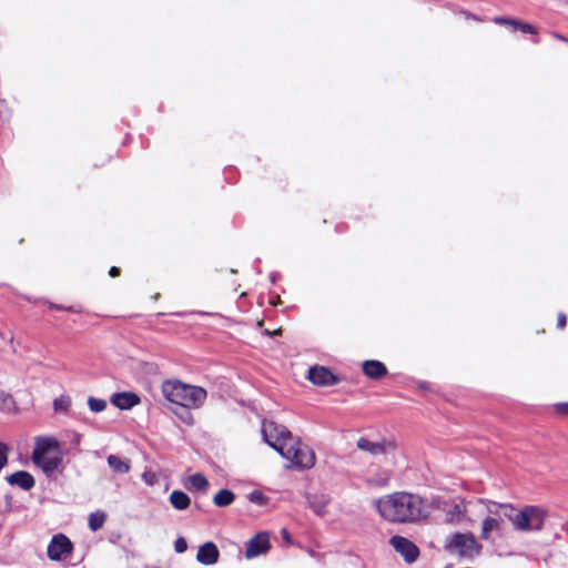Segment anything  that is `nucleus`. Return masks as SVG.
I'll return each mask as SVG.
<instances>
[{
  "mask_svg": "<svg viewBox=\"0 0 568 568\" xmlns=\"http://www.w3.org/2000/svg\"><path fill=\"white\" fill-rule=\"evenodd\" d=\"M186 549H187V542H186L185 538L184 537L176 538V540L174 541V550L178 554H183L186 551Z\"/></svg>",
  "mask_w": 568,
  "mask_h": 568,
  "instance_id": "c756f323",
  "label": "nucleus"
},
{
  "mask_svg": "<svg viewBox=\"0 0 568 568\" xmlns=\"http://www.w3.org/2000/svg\"><path fill=\"white\" fill-rule=\"evenodd\" d=\"M191 409H194V408L178 406V408L174 410V414L186 425H192L194 423V418L191 413Z\"/></svg>",
  "mask_w": 568,
  "mask_h": 568,
  "instance_id": "5701e85b",
  "label": "nucleus"
},
{
  "mask_svg": "<svg viewBox=\"0 0 568 568\" xmlns=\"http://www.w3.org/2000/svg\"><path fill=\"white\" fill-rule=\"evenodd\" d=\"M88 405L91 412L101 413L106 408V400L102 398L89 397Z\"/></svg>",
  "mask_w": 568,
  "mask_h": 568,
  "instance_id": "b1692460",
  "label": "nucleus"
},
{
  "mask_svg": "<svg viewBox=\"0 0 568 568\" xmlns=\"http://www.w3.org/2000/svg\"><path fill=\"white\" fill-rule=\"evenodd\" d=\"M106 519V515L103 511H95L90 514L89 516V528L92 531H97L102 528L104 521Z\"/></svg>",
  "mask_w": 568,
  "mask_h": 568,
  "instance_id": "412c9836",
  "label": "nucleus"
},
{
  "mask_svg": "<svg viewBox=\"0 0 568 568\" xmlns=\"http://www.w3.org/2000/svg\"><path fill=\"white\" fill-rule=\"evenodd\" d=\"M48 305H49V308L55 310V311H67V312H72V313L77 312V310L73 306H63V305H59V304L51 303V302H48Z\"/></svg>",
  "mask_w": 568,
  "mask_h": 568,
  "instance_id": "7c9ffc66",
  "label": "nucleus"
},
{
  "mask_svg": "<svg viewBox=\"0 0 568 568\" xmlns=\"http://www.w3.org/2000/svg\"><path fill=\"white\" fill-rule=\"evenodd\" d=\"M556 37H557L558 39L562 40V41H568V39H567V38H565V37H562V36L556 34Z\"/></svg>",
  "mask_w": 568,
  "mask_h": 568,
  "instance_id": "ea45409f",
  "label": "nucleus"
},
{
  "mask_svg": "<svg viewBox=\"0 0 568 568\" xmlns=\"http://www.w3.org/2000/svg\"><path fill=\"white\" fill-rule=\"evenodd\" d=\"M10 344L12 345V352L16 353L17 348L13 345V337L12 336L10 337Z\"/></svg>",
  "mask_w": 568,
  "mask_h": 568,
  "instance_id": "58836bf2",
  "label": "nucleus"
},
{
  "mask_svg": "<svg viewBox=\"0 0 568 568\" xmlns=\"http://www.w3.org/2000/svg\"><path fill=\"white\" fill-rule=\"evenodd\" d=\"M26 300H27L28 302H36V300H33V298H31V297H29V296H26Z\"/></svg>",
  "mask_w": 568,
  "mask_h": 568,
  "instance_id": "a19ab883",
  "label": "nucleus"
},
{
  "mask_svg": "<svg viewBox=\"0 0 568 568\" xmlns=\"http://www.w3.org/2000/svg\"><path fill=\"white\" fill-rule=\"evenodd\" d=\"M282 536L285 540L290 541V534H288L287 529H285V528L282 529Z\"/></svg>",
  "mask_w": 568,
  "mask_h": 568,
  "instance_id": "4c0bfd02",
  "label": "nucleus"
},
{
  "mask_svg": "<svg viewBox=\"0 0 568 568\" xmlns=\"http://www.w3.org/2000/svg\"><path fill=\"white\" fill-rule=\"evenodd\" d=\"M566 322H567L566 314L559 313L558 320H557V327L560 329L564 328L566 326Z\"/></svg>",
  "mask_w": 568,
  "mask_h": 568,
  "instance_id": "72a5a7b5",
  "label": "nucleus"
},
{
  "mask_svg": "<svg viewBox=\"0 0 568 568\" xmlns=\"http://www.w3.org/2000/svg\"><path fill=\"white\" fill-rule=\"evenodd\" d=\"M220 550L213 541H206L199 547L196 560L204 566H211L219 561Z\"/></svg>",
  "mask_w": 568,
  "mask_h": 568,
  "instance_id": "f8f14e48",
  "label": "nucleus"
},
{
  "mask_svg": "<svg viewBox=\"0 0 568 568\" xmlns=\"http://www.w3.org/2000/svg\"><path fill=\"white\" fill-rule=\"evenodd\" d=\"M110 276L115 277L120 275V268L116 266H112L109 271Z\"/></svg>",
  "mask_w": 568,
  "mask_h": 568,
  "instance_id": "c9c22d12",
  "label": "nucleus"
},
{
  "mask_svg": "<svg viewBox=\"0 0 568 568\" xmlns=\"http://www.w3.org/2000/svg\"><path fill=\"white\" fill-rule=\"evenodd\" d=\"M446 510V521L448 523H454L455 520H458L459 517L462 516V509L459 507V505L457 504H452L448 506V508H444Z\"/></svg>",
  "mask_w": 568,
  "mask_h": 568,
  "instance_id": "393cba45",
  "label": "nucleus"
},
{
  "mask_svg": "<svg viewBox=\"0 0 568 568\" xmlns=\"http://www.w3.org/2000/svg\"><path fill=\"white\" fill-rule=\"evenodd\" d=\"M4 108H6V101L4 100H0V116L3 120L9 118V113L3 111Z\"/></svg>",
  "mask_w": 568,
  "mask_h": 568,
  "instance_id": "f704fd0d",
  "label": "nucleus"
},
{
  "mask_svg": "<svg viewBox=\"0 0 568 568\" xmlns=\"http://www.w3.org/2000/svg\"><path fill=\"white\" fill-rule=\"evenodd\" d=\"M271 547L267 534H257L247 542L245 557L247 559L255 558L266 552Z\"/></svg>",
  "mask_w": 568,
  "mask_h": 568,
  "instance_id": "9d476101",
  "label": "nucleus"
},
{
  "mask_svg": "<svg viewBox=\"0 0 568 568\" xmlns=\"http://www.w3.org/2000/svg\"><path fill=\"white\" fill-rule=\"evenodd\" d=\"M450 547L455 548L459 556L471 558L480 551V545L471 532L453 535Z\"/></svg>",
  "mask_w": 568,
  "mask_h": 568,
  "instance_id": "423d86ee",
  "label": "nucleus"
},
{
  "mask_svg": "<svg viewBox=\"0 0 568 568\" xmlns=\"http://www.w3.org/2000/svg\"><path fill=\"white\" fill-rule=\"evenodd\" d=\"M271 280H272V282H275V274L271 275Z\"/></svg>",
  "mask_w": 568,
  "mask_h": 568,
  "instance_id": "79ce46f5",
  "label": "nucleus"
},
{
  "mask_svg": "<svg viewBox=\"0 0 568 568\" xmlns=\"http://www.w3.org/2000/svg\"><path fill=\"white\" fill-rule=\"evenodd\" d=\"M356 446L358 449L366 452L372 456L387 454L389 449L394 448V445L390 442H372L366 437H361L357 440Z\"/></svg>",
  "mask_w": 568,
  "mask_h": 568,
  "instance_id": "9b49d317",
  "label": "nucleus"
},
{
  "mask_svg": "<svg viewBox=\"0 0 568 568\" xmlns=\"http://www.w3.org/2000/svg\"><path fill=\"white\" fill-rule=\"evenodd\" d=\"M161 390L166 400L183 407L200 408L207 397L205 388L185 384L179 379L164 381Z\"/></svg>",
  "mask_w": 568,
  "mask_h": 568,
  "instance_id": "20e7f679",
  "label": "nucleus"
},
{
  "mask_svg": "<svg viewBox=\"0 0 568 568\" xmlns=\"http://www.w3.org/2000/svg\"><path fill=\"white\" fill-rule=\"evenodd\" d=\"M420 496L398 491L379 498L376 501L378 514L389 523H416L427 517Z\"/></svg>",
  "mask_w": 568,
  "mask_h": 568,
  "instance_id": "7ed1b4c3",
  "label": "nucleus"
},
{
  "mask_svg": "<svg viewBox=\"0 0 568 568\" xmlns=\"http://www.w3.org/2000/svg\"><path fill=\"white\" fill-rule=\"evenodd\" d=\"M307 378L316 386H333L339 383L341 378L325 366H313L308 369Z\"/></svg>",
  "mask_w": 568,
  "mask_h": 568,
  "instance_id": "1a4fd4ad",
  "label": "nucleus"
},
{
  "mask_svg": "<svg viewBox=\"0 0 568 568\" xmlns=\"http://www.w3.org/2000/svg\"><path fill=\"white\" fill-rule=\"evenodd\" d=\"M142 479L148 486H154L158 483V476L153 471H144Z\"/></svg>",
  "mask_w": 568,
  "mask_h": 568,
  "instance_id": "c85d7f7f",
  "label": "nucleus"
},
{
  "mask_svg": "<svg viewBox=\"0 0 568 568\" xmlns=\"http://www.w3.org/2000/svg\"><path fill=\"white\" fill-rule=\"evenodd\" d=\"M308 503L313 511L318 515L323 516L326 514V507L329 503V498L326 495H314L311 498H308Z\"/></svg>",
  "mask_w": 568,
  "mask_h": 568,
  "instance_id": "a211bd4d",
  "label": "nucleus"
},
{
  "mask_svg": "<svg viewBox=\"0 0 568 568\" xmlns=\"http://www.w3.org/2000/svg\"><path fill=\"white\" fill-rule=\"evenodd\" d=\"M513 27L514 29H519L523 33H535V28L526 22L515 20Z\"/></svg>",
  "mask_w": 568,
  "mask_h": 568,
  "instance_id": "cd10ccee",
  "label": "nucleus"
},
{
  "mask_svg": "<svg viewBox=\"0 0 568 568\" xmlns=\"http://www.w3.org/2000/svg\"><path fill=\"white\" fill-rule=\"evenodd\" d=\"M72 400L68 395H60L53 399L54 413H68L71 407Z\"/></svg>",
  "mask_w": 568,
  "mask_h": 568,
  "instance_id": "aec40b11",
  "label": "nucleus"
},
{
  "mask_svg": "<svg viewBox=\"0 0 568 568\" xmlns=\"http://www.w3.org/2000/svg\"><path fill=\"white\" fill-rule=\"evenodd\" d=\"M494 22L497 23V24H509V26L513 27L515 20L514 19H509V18H505V17H495L494 18Z\"/></svg>",
  "mask_w": 568,
  "mask_h": 568,
  "instance_id": "473e14b6",
  "label": "nucleus"
},
{
  "mask_svg": "<svg viewBox=\"0 0 568 568\" xmlns=\"http://www.w3.org/2000/svg\"><path fill=\"white\" fill-rule=\"evenodd\" d=\"M189 484L196 490H204L209 486V481L201 473L193 474L189 477Z\"/></svg>",
  "mask_w": 568,
  "mask_h": 568,
  "instance_id": "4be33fe9",
  "label": "nucleus"
},
{
  "mask_svg": "<svg viewBox=\"0 0 568 568\" xmlns=\"http://www.w3.org/2000/svg\"><path fill=\"white\" fill-rule=\"evenodd\" d=\"M110 402L112 405H114L116 408L121 410H129L140 404L141 399L140 396L136 393L133 392H120L114 393Z\"/></svg>",
  "mask_w": 568,
  "mask_h": 568,
  "instance_id": "ddd939ff",
  "label": "nucleus"
},
{
  "mask_svg": "<svg viewBox=\"0 0 568 568\" xmlns=\"http://www.w3.org/2000/svg\"><path fill=\"white\" fill-rule=\"evenodd\" d=\"M251 503H254L258 506H263L267 501V497L260 490H253L247 496Z\"/></svg>",
  "mask_w": 568,
  "mask_h": 568,
  "instance_id": "bb28decb",
  "label": "nucleus"
},
{
  "mask_svg": "<svg viewBox=\"0 0 568 568\" xmlns=\"http://www.w3.org/2000/svg\"><path fill=\"white\" fill-rule=\"evenodd\" d=\"M264 440L283 458L290 462V469L307 470L314 467L316 456L307 445H303L284 425L264 422L262 427Z\"/></svg>",
  "mask_w": 568,
  "mask_h": 568,
  "instance_id": "f03ea898",
  "label": "nucleus"
},
{
  "mask_svg": "<svg viewBox=\"0 0 568 568\" xmlns=\"http://www.w3.org/2000/svg\"><path fill=\"white\" fill-rule=\"evenodd\" d=\"M73 550V544L63 534L54 535L48 547L47 555L52 561H60L64 555H70Z\"/></svg>",
  "mask_w": 568,
  "mask_h": 568,
  "instance_id": "6e6552de",
  "label": "nucleus"
},
{
  "mask_svg": "<svg viewBox=\"0 0 568 568\" xmlns=\"http://www.w3.org/2000/svg\"><path fill=\"white\" fill-rule=\"evenodd\" d=\"M81 437H82V436H81V434H79V433H73V444H74V445H79V444H80V442H81Z\"/></svg>",
  "mask_w": 568,
  "mask_h": 568,
  "instance_id": "e433bc0d",
  "label": "nucleus"
},
{
  "mask_svg": "<svg viewBox=\"0 0 568 568\" xmlns=\"http://www.w3.org/2000/svg\"><path fill=\"white\" fill-rule=\"evenodd\" d=\"M171 505L178 510H185L191 505V499L182 490H173L169 497Z\"/></svg>",
  "mask_w": 568,
  "mask_h": 568,
  "instance_id": "dca6fc26",
  "label": "nucleus"
},
{
  "mask_svg": "<svg viewBox=\"0 0 568 568\" xmlns=\"http://www.w3.org/2000/svg\"><path fill=\"white\" fill-rule=\"evenodd\" d=\"M235 499V494L230 489H221L213 498V503L217 507H226Z\"/></svg>",
  "mask_w": 568,
  "mask_h": 568,
  "instance_id": "6ab92c4d",
  "label": "nucleus"
},
{
  "mask_svg": "<svg viewBox=\"0 0 568 568\" xmlns=\"http://www.w3.org/2000/svg\"><path fill=\"white\" fill-rule=\"evenodd\" d=\"M389 544L407 564L415 562L419 557V548L406 537L395 535L390 537Z\"/></svg>",
  "mask_w": 568,
  "mask_h": 568,
  "instance_id": "0eeeda50",
  "label": "nucleus"
},
{
  "mask_svg": "<svg viewBox=\"0 0 568 568\" xmlns=\"http://www.w3.org/2000/svg\"><path fill=\"white\" fill-rule=\"evenodd\" d=\"M109 467L118 474H126L130 471V462L128 459H122L116 455H109L106 458Z\"/></svg>",
  "mask_w": 568,
  "mask_h": 568,
  "instance_id": "f3484780",
  "label": "nucleus"
},
{
  "mask_svg": "<svg viewBox=\"0 0 568 568\" xmlns=\"http://www.w3.org/2000/svg\"><path fill=\"white\" fill-rule=\"evenodd\" d=\"M60 443L54 437L38 436L36 437L34 448L31 459L34 465L39 466L44 473L57 470L62 462L60 457H48L51 450H59Z\"/></svg>",
  "mask_w": 568,
  "mask_h": 568,
  "instance_id": "39448f33",
  "label": "nucleus"
},
{
  "mask_svg": "<svg viewBox=\"0 0 568 568\" xmlns=\"http://www.w3.org/2000/svg\"><path fill=\"white\" fill-rule=\"evenodd\" d=\"M364 374L372 379H379L387 374L384 363L375 359L365 361L363 363Z\"/></svg>",
  "mask_w": 568,
  "mask_h": 568,
  "instance_id": "2eb2a0df",
  "label": "nucleus"
},
{
  "mask_svg": "<svg viewBox=\"0 0 568 568\" xmlns=\"http://www.w3.org/2000/svg\"><path fill=\"white\" fill-rule=\"evenodd\" d=\"M6 480L9 485L17 486L23 490H30L36 485L34 477L26 470L16 471V473L7 476Z\"/></svg>",
  "mask_w": 568,
  "mask_h": 568,
  "instance_id": "4468645a",
  "label": "nucleus"
},
{
  "mask_svg": "<svg viewBox=\"0 0 568 568\" xmlns=\"http://www.w3.org/2000/svg\"><path fill=\"white\" fill-rule=\"evenodd\" d=\"M487 516L483 520L480 538L488 540L493 531L501 532L504 518L509 519L515 529L520 531H539L542 529L547 513L539 506L528 505L517 509L509 504L489 503Z\"/></svg>",
  "mask_w": 568,
  "mask_h": 568,
  "instance_id": "f257e3e1",
  "label": "nucleus"
},
{
  "mask_svg": "<svg viewBox=\"0 0 568 568\" xmlns=\"http://www.w3.org/2000/svg\"><path fill=\"white\" fill-rule=\"evenodd\" d=\"M555 409L558 414L568 416V402L556 404Z\"/></svg>",
  "mask_w": 568,
  "mask_h": 568,
  "instance_id": "2f4dec72",
  "label": "nucleus"
},
{
  "mask_svg": "<svg viewBox=\"0 0 568 568\" xmlns=\"http://www.w3.org/2000/svg\"><path fill=\"white\" fill-rule=\"evenodd\" d=\"M13 406V397L9 393L0 389V408L3 410H10Z\"/></svg>",
  "mask_w": 568,
  "mask_h": 568,
  "instance_id": "a878e982",
  "label": "nucleus"
}]
</instances>
